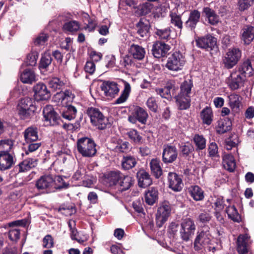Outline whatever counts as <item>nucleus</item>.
<instances>
[{
	"label": "nucleus",
	"mask_w": 254,
	"mask_h": 254,
	"mask_svg": "<svg viewBox=\"0 0 254 254\" xmlns=\"http://www.w3.org/2000/svg\"><path fill=\"white\" fill-rule=\"evenodd\" d=\"M34 103V101L28 97L24 98L20 100L17 109L21 119L28 120L35 116L37 108Z\"/></svg>",
	"instance_id": "obj_1"
},
{
	"label": "nucleus",
	"mask_w": 254,
	"mask_h": 254,
	"mask_svg": "<svg viewBox=\"0 0 254 254\" xmlns=\"http://www.w3.org/2000/svg\"><path fill=\"white\" fill-rule=\"evenodd\" d=\"M86 113L90 118L92 124L98 129H104L110 126L108 119L103 115L99 109L90 107L87 110Z\"/></svg>",
	"instance_id": "obj_2"
},
{
	"label": "nucleus",
	"mask_w": 254,
	"mask_h": 254,
	"mask_svg": "<svg viewBox=\"0 0 254 254\" xmlns=\"http://www.w3.org/2000/svg\"><path fill=\"white\" fill-rule=\"evenodd\" d=\"M77 148L78 151L83 157H93L97 152L95 143L92 139L87 137L78 139Z\"/></svg>",
	"instance_id": "obj_3"
},
{
	"label": "nucleus",
	"mask_w": 254,
	"mask_h": 254,
	"mask_svg": "<svg viewBox=\"0 0 254 254\" xmlns=\"http://www.w3.org/2000/svg\"><path fill=\"white\" fill-rule=\"evenodd\" d=\"M185 64V57L180 52H175L168 58L166 67L170 70L178 71Z\"/></svg>",
	"instance_id": "obj_4"
},
{
	"label": "nucleus",
	"mask_w": 254,
	"mask_h": 254,
	"mask_svg": "<svg viewBox=\"0 0 254 254\" xmlns=\"http://www.w3.org/2000/svg\"><path fill=\"white\" fill-rule=\"evenodd\" d=\"M196 226L194 222L190 218L184 219L182 223L180 229V235L182 239L188 241L194 234Z\"/></svg>",
	"instance_id": "obj_5"
},
{
	"label": "nucleus",
	"mask_w": 254,
	"mask_h": 254,
	"mask_svg": "<svg viewBox=\"0 0 254 254\" xmlns=\"http://www.w3.org/2000/svg\"><path fill=\"white\" fill-rule=\"evenodd\" d=\"M241 57V52L238 48L229 49L223 59V64L227 69H231L237 64Z\"/></svg>",
	"instance_id": "obj_6"
},
{
	"label": "nucleus",
	"mask_w": 254,
	"mask_h": 254,
	"mask_svg": "<svg viewBox=\"0 0 254 254\" xmlns=\"http://www.w3.org/2000/svg\"><path fill=\"white\" fill-rule=\"evenodd\" d=\"M171 211V205L168 202H164L158 207L156 214V225L158 227H161L166 222L170 215Z\"/></svg>",
	"instance_id": "obj_7"
},
{
	"label": "nucleus",
	"mask_w": 254,
	"mask_h": 254,
	"mask_svg": "<svg viewBox=\"0 0 254 254\" xmlns=\"http://www.w3.org/2000/svg\"><path fill=\"white\" fill-rule=\"evenodd\" d=\"M195 42L198 47L207 51H211L217 48V39L209 34L197 38Z\"/></svg>",
	"instance_id": "obj_8"
},
{
	"label": "nucleus",
	"mask_w": 254,
	"mask_h": 254,
	"mask_svg": "<svg viewBox=\"0 0 254 254\" xmlns=\"http://www.w3.org/2000/svg\"><path fill=\"white\" fill-rule=\"evenodd\" d=\"M246 78L234 69L230 76L227 78L226 82L232 90H236L244 86Z\"/></svg>",
	"instance_id": "obj_9"
},
{
	"label": "nucleus",
	"mask_w": 254,
	"mask_h": 254,
	"mask_svg": "<svg viewBox=\"0 0 254 254\" xmlns=\"http://www.w3.org/2000/svg\"><path fill=\"white\" fill-rule=\"evenodd\" d=\"M43 114L47 125L54 126L60 123V117L55 111L52 106H46L43 110Z\"/></svg>",
	"instance_id": "obj_10"
},
{
	"label": "nucleus",
	"mask_w": 254,
	"mask_h": 254,
	"mask_svg": "<svg viewBox=\"0 0 254 254\" xmlns=\"http://www.w3.org/2000/svg\"><path fill=\"white\" fill-rule=\"evenodd\" d=\"M212 236L210 232V228L207 225L202 226L198 230L195 239L194 245H205L210 244Z\"/></svg>",
	"instance_id": "obj_11"
},
{
	"label": "nucleus",
	"mask_w": 254,
	"mask_h": 254,
	"mask_svg": "<svg viewBox=\"0 0 254 254\" xmlns=\"http://www.w3.org/2000/svg\"><path fill=\"white\" fill-rule=\"evenodd\" d=\"M16 162V157L13 152L7 153H0V170L2 171L9 170Z\"/></svg>",
	"instance_id": "obj_12"
},
{
	"label": "nucleus",
	"mask_w": 254,
	"mask_h": 254,
	"mask_svg": "<svg viewBox=\"0 0 254 254\" xmlns=\"http://www.w3.org/2000/svg\"><path fill=\"white\" fill-rule=\"evenodd\" d=\"M148 115L146 111L139 106H136L134 109L131 114L128 116V121L132 124H136L137 121L142 124L146 123Z\"/></svg>",
	"instance_id": "obj_13"
},
{
	"label": "nucleus",
	"mask_w": 254,
	"mask_h": 254,
	"mask_svg": "<svg viewBox=\"0 0 254 254\" xmlns=\"http://www.w3.org/2000/svg\"><path fill=\"white\" fill-rule=\"evenodd\" d=\"M178 157V151L174 145L165 144L163 146L162 161L165 164H170L174 162Z\"/></svg>",
	"instance_id": "obj_14"
},
{
	"label": "nucleus",
	"mask_w": 254,
	"mask_h": 254,
	"mask_svg": "<svg viewBox=\"0 0 254 254\" xmlns=\"http://www.w3.org/2000/svg\"><path fill=\"white\" fill-rule=\"evenodd\" d=\"M170 49V46L164 42L157 41L152 46V54L156 58L165 57Z\"/></svg>",
	"instance_id": "obj_15"
},
{
	"label": "nucleus",
	"mask_w": 254,
	"mask_h": 254,
	"mask_svg": "<svg viewBox=\"0 0 254 254\" xmlns=\"http://www.w3.org/2000/svg\"><path fill=\"white\" fill-rule=\"evenodd\" d=\"M54 185V180L51 175H43L36 181L35 186L39 190H45L51 189Z\"/></svg>",
	"instance_id": "obj_16"
},
{
	"label": "nucleus",
	"mask_w": 254,
	"mask_h": 254,
	"mask_svg": "<svg viewBox=\"0 0 254 254\" xmlns=\"http://www.w3.org/2000/svg\"><path fill=\"white\" fill-rule=\"evenodd\" d=\"M37 162L36 159L28 158L20 162L14 169L18 173L25 172L36 166Z\"/></svg>",
	"instance_id": "obj_17"
},
{
	"label": "nucleus",
	"mask_w": 254,
	"mask_h": 254,
	"mask_svg": "<svg viewBox=\"0 0 254 254\" xmlns=\"http://www.w3.org/2000/svg\"><path fill=\"white\" fill-rule=\"evenodd\" d=\"M101 90L108 97H114L119 92L117 83L113 81H105L101 85Z\"/></svg>",
	"instance_id": "obj_18"
},
{
	"label": "nucleus",
	"mask_w": 254,
	"mask_h": 254,
	"mask_svg": "<svg viewBox=\"0 0 254 254\" xmlns=\"http://www.w3.org/2000/svg\"><path fill=\"white\" fill-rule=\"evenodd\" d=\"M168 179L169 188L175 191H180L183 187L182 180L180 176L175 173L170 172L168 174Z\"/></svg>",
	"instance_id": "obj_19"
},
{
	"label": "nucleus",
	"mask_w": 254,
	"mask_h": 254,
	"mask_svg": "<svg viewBox=\"0 0 254 254\" xmlns=\"http://www.w3.org/2000/svg\"><path fill=\"white\" fill-rule=\"evenodd\" d=\"M33 90L36 98L38 100H46L50 96V92L48 90L46 86L43 83H39L33 87Z\"/></svg>",
	"instance_id": "obj_20"
},
{
	"label": "nucleus",
	"mask_w": 254,
	"mask_h": 254,
	"mask_svg": "<svg viewBox=\"0 0 254 254\" xmlns=\"http://www.w3.org/2000/svg\"><path fill=\"white\" fill-rule=\"evenodd\" d=\"M137 33L142 38H147L149 36L150 25L145 19H140L136 24Z\"/></svg>",
	"instance_id": "obj_21"
},
{
	"label": "nucleus",
	"mask_w": 254,
	"mask_h": 254,
	"mask_svg": "<svg viewBox=\"0 0 254 254\" xmlns=\"http://www.w3.org/2000/svg\"><path fill=\"white\" fill-rule=\"evenodd\" d=\"M200 17V12L197 10L191 11L188 19L185 23V27L191 31L194 30L199 21Z\"/></svg>",
	"instance_id": "obj_22"
},
{
	"label": "nucleus",
	"mask_w": 254,
	"mask_h": 254,
	"mask_svg": "<svg viewBox=\"0 0 254 254\" xmlns=\"http://www.w3.org/2000/svg\"><path fill=\"white\" fill-rule=\"evenodd\" d=\"M138 186L145 188L152 184V179L148 172L144 170H140L136 174Z\"/></svg>",
	"instance_id": "obj_23"
},
{
	"label": "nucleus",
	"mask_w": 254,
	"mask_h": 254,
	"mask_svg": "<svg viewBox=\"0 0 254 254\" xmlns=\"http://www.w3.org/2000/svg\"><path fill=\"white\" fill-rule=\"evenodd\" d=\"M241 39L246 45H249L254 39V27L248 25L241 31Z\"/></svg>",
	"instance_id": "obj_24"
},
{
	"label": "nucleus",
	"mask_w": 254,
	"mask_h": 254,
	"mask_svg": "<svg viewBox=\"0 0 254 254\" xmlns=\"http://www.w3.org/2000/svg\"><path fill=\"white\" fill-rule=\"evenodd\" d=\"M200 118L203 125L210 126L213 121L214 115L212 108L206 106L200 113Z\"/></svg>",
	"instance_id": "obj_25"
},
{
	"label": "nucleus",
	"mask_w": 254,
	"mask_h": 254,
	"mask_svg": "<svg viewBox=\"0 0 254 254\" xmlns=\"http://www.w3.org/2000/svg\"><path fill=\"white\" fill-rule=\"evenodd\" d=\"M122 174L119 171H110L105 175L106 181L109 186L116 185L122 179Z\"/></svg>",
	"instance_id": "obj_26"
},
{
	"label": "nucleus",
	"mask_w": 254,
	"mask_h": 254,
	"mask_svg": "<svg viewBox=\"0 0 254 254\" xmlns=\"http://www.w3.org/2000/svg\"><path fill=\"white\" fill-rule=\"evenodd\" d=\"M236 71L239 72L246 79L247 77L251 76L253 75V69L250 61L244 62L239 66L238 69H236Z\"/></svg>",
	"instance_id": "obj_27"
},
{
	"label": "nucleus",
	"mask_w": 254,
	"mask_h": 254,
	"mask_svg": "<svg viewBox=\"0 0 254 254\" xmlns=\"http://www.w3.org/2000/svg\"><path fill=\"white\" fill-rule=\"evenodd\" d=\"M129 52L134 59L138 60H142L145 55V49L142 47L134 44L130 46Z\"/></svg>",
	"instance_id": "obj_28"
},
{
	"label": "nucleus",
	"mask_w": 254,
	"mask_h": 254,
	"mask_svg": "<svg viewBox=\"0 0 254 254\" xmlns=\"http://www.w3.org/2000/svg\"><path fill=\"white\" fill-rule=\"evenodd\" d=\"M189 192L195 201H202L204 198V192L198 186H192L189 188Z\"/></svg>",
	"instance_id": "obj_29"
},
{
	"label": "nucleus",
	"mask_w": 254,
	"mask_h": 254,
	"mask_svg": "<svg viewBox=\"0 0 254 254\" xmlns=\"http://www.w3.org/2000/svg\"><path fill=\"white\" fill-rule=\"evenodd\" d=\"M157 0H147V2L137 5L135 13L138 16L145 15L148 14L151 12L153 6V5L149 2L156 1Z\"/></svg>",
	"instance_id": "obj_30"
},
{
	"label": "nucleus",
	"mask_w": 254,
	"mask_h": 254,
	"mask_svg": "<svg viewBox=\"0 0 254 254\" xmlns=\"http://www.w3.org/2000/svg\"><path fill=\"white\" fill-rule=\"evenodd\" d=\"M24 137L27 143L37 141L38 138L37 128L33 127H28L24 132Z\"/></svg>",
	"instance_id": "obj_31"
},
{
	"label": "nucleus",
	"mask_w": 254,
	"mask_h": 254,
	"mask_svg": "<svg viewBox=\"0 0 254 254\" xmlns=\"http://www.w3.org/2000/svg\"><path fill=\"white\" fill-rule=\"evenodd\" d=\"M158 190L154 188L149 189L145 193V200L146 203L148 205H153L158 200Z\"/></svg>",
	"instance_id": "obj_32"
},
{
	"label": "nucleus",
	"mask_w": 254,
	"mask_h": 254,
	"mask_svg": "<svg viewBox=\"0 0 254 254\" xmlns=\"http://www.w3.org/2000/svg\"><path fill=\"white\" fill-rule=\"evenodd\" d=\"M223 166L229 172H233L236 167V163L233 156L231 154H225L223 157Z\"/></svg>",
	"instance_id": "obj_33"
},
{
	"label": "nucleus",
	"mask_w": 254,
	"mask_h": 254,
	"mask_svg": "<svg viewBox=\"0 0 254 254\" xmlns=\"http://www.w3.org/2000/svg\"><path fill=\"white\" fill-rule=\"evenodd\" d=\"M176 100L179 110H187L190 106V97L176 95Z\"/></svg>",
	"instance_id": "obj_34"
},
{
	"label": "nucleus",
	"mask_w": 254,
	"mask_h": 254,
	"mask_svg": "<svg viewBox=\"0 0 254 254\" xmlns=\"http://www.w3.org/2000/svg\"><path fill=\"white\" fill-rule=\"evenodd\" d=\"M192 81L190 79L185 80L181 85L180 92L178 95L185 97H190Z\"/></svg>",
	"instance_id": "obj_35"
},
{
	"label": "nucleus",
	"mask_w": 254,
	"mask_h": 254,
	"mask_svg": "<svg viewBox=\"0 0 254 254\" xmlns=\"http://www.w3.org/2000/svg\"><path fill=\"white\" fill-rule=\"evenodd\" d=\"M160 163V161L157 159H151L149 163L151 173L157 179L162 175V169Z\"/></svg>",
	"instance_id": "obj_36"
},
{
	"label": "nucleus",
	"mask_w": 254,
	"mask_h": 254,
	"mask_svg": "<svg viewBox=\"0 0 254 254\" xmlns=\"http://www.w3.org/2000/svg\"><path fill=\"white\" fill-rule=\"evenodd\" d=\"M74 95L72 92L68 90H65L64 92H60L57 93L55 95V98L58 99L61 102H65V103L71 102L73 101Z\"/></svg>",
	"instance_id": "obj_37"
},
{
	"label": "nucleus",
	"mask_w": 254,
	"mask_h": 254,
	"mask_svg": "<svg viewBox=\"0 0 254 254\" xmlns=\"http://www.w3.org/2000/svg\"><path fill=\"white\" fill-rule=\"evenodd\" d=\"M203 13L207 18L208 22L211 25H215L219 21V17L215 11L208 7L203 8Z\"/></svg>",
	"instance_id": "obj_38"
},
{
	"label": "nucleus",
	"mask_w": 254,
	"mask_h": 254,
	"mask_svg": "<svg viewBox=\"0 0 254 254\" xmlns=\"http://www.w3.org/2000/svg\"><path fill=\"white\" fill-rule=\"evenodd\" d=\"M20 80L24 83L32 84L35 81V75L31 69H26L21 74Z\"/></svg>",
	"instance_id": "obj_39"
},
{
	"label": "nucleus",
	"mask_w": 254,
	"mask_h": 254,
	"mask_svg": "<svg viewBox=\"0 0 254 254\" xmlns=\"http://www.w3.org/2000/svg\"><path fill=\"white\" fill-rule=\"evenodd\" d=\"M136 159L130 155L124 156L122 161V168L125 170H128L133 168L136 164Z\"/></svg>",
	"instance_id": "obj_40"
},
{
	"label": "nucleus",
	"mask_w": 254,
	"mask_h": 254,
	"mask_svg": "<svg viewBox=\"0 0 254 254\" xmlns=\"http://www.w3.org/2000/svg\"><path fill=\"white\" fill-rule=\"evenodd\" d=\"M124 89L120 96L116 100V104H121L124 103L128 98L131 91L130 85L127 82L123 80Z\"/></svg>",
	"instance_id": "obj_41"
},
{
	"label": "nucleus",
	"mask_w": 254,
	"mask_h": 254,
	"mask_svg": "<svg viewBox=\"0 0 254 254\" xmlns=\"http://www.w3.org/2000/svg\"><path fill=\"white\" fill-rule=\"evenodd\" d=\"M175 90V86L171 84L166 86L164 88L159 89L156 91L157 94L160 95L162 98L169 99L171 98L172 95H174Z\"/></svg>",
	"instance_id": "obj_42"
},
{
	"label": "nucleus",
	"mask_w": 254,
	"mask_h": 254,
	"mask_svg": "<svg viewBox=\"0 0 254 254\" xmlns=\"http://www.w3.org/2000/svg\"><path fill=\"white\" fill-rule=\"evenodd\" d=\"M226 212L229 218L233 221L240 222L241 221V216L234 205L227 206L226 209Z\"/></svg>",
	"instance_id": "obj_43"
},
{
	"label": "nucleus",
	"mask_w": 254,
	"mask_h": 254,
	"mask_svg": "<svg viewBox=\"0 0 254 254\" xmlns=\"http://www.w3.org/2000/svg\"><path fill=\"white\" fill-rule=\"evenodd\" d=\"M115 145L114 150L116 152H127L129 150V144L128 142L124 141L122 139H117L113 142Z\"/></svg>",
	"instance_id": "obj_44"
},
{
	"label": "nucleus",
	"mask_w": 254,
	"mask_h": 254,
	"mask_svg": "<svg viewBox=\"0 0 254 254\" xmlns=\"http://www.w3.org/2000/svg\"><path fill=\"white\" fill-rule=\"evenodd\" d=\"M247 240L244 236H239L237 239V251L239 254L248 253Z\"/></svg>",
	"instance_id": "obj_45"
},
{
	"label": "nucleus",
	"mask_w": 254,
	"mask_h": 254,
	"mask_svg": "<svg viewBox=\"0 0 254 254\" xmlns=\"http://www.w3.org/2000/svg\"><path fill=\"white\" fill-rule=\"evenodd\" d=\"M132 179L128 175L122 174V179L119 181L118 184L121 187L122 190H128L132 185Z\"/></svg>",
	"instance_id": "obj_46"
},
{
	"label": "nucleus",
	"mask_w": 254,
	"mask_h": 254,
	"mask_svg": "<svg viewBox=\"0 0 254 254\" xmlns=\"http://www.w3.org/2000/svg\"><path fill=\"white\" fill-rule=\"evenodd\" d=\"M228 98L229 105L231 109L235 111L239 110L241 104L240 96L236 94H232Z\"/></svg>",
	"instance_id": "obj_47"
},
{
	"label": "nucleus",
	"mask_w": 254,
	"mask_h": 254,
	"mask_svg": "<svg viewBox=\"0 0 254 254\" xmlns=\"http://www.w3.org/2000/svg\"><path fill=\"white\" fill-rule=\"evenodd\" d=\"M13 145V141L10 139L0 140V153H10Z\"/></svg>",
	"instance_id": "obj_48"
},
{
	"label": "nucleus",
	"mask_w": 254,
	"mask_h": 254,
	"mask_svg": "<svg viewBox=\"0 0 254 254\" xmlns=\"http://www.w3.org/2000/svg\"><path fill=\"white\" fill-rule=\"evenodd\" d=\"M231 129V123L229 121H219L217 127V132L219 134L224 133Z\"/></svg>",
	"instance_id": "obj_49"
},
{
	"label": "nucleus",
	"mask_w": 254,
	"mask_h": 254,
	"mask_svg": "<svg viewBox=\"0 0 254 254\" xmlns=\"http://www.w3.org/2000/svg\"><path fill=\"white\" fill-rule=\"evenodd\" d=\"M52 58L49 53L45 52L41 58L39 68L40 69H46L51 64Z\"/></svg>",
	"instance_id": "obj_50"
},
{
	"label": "nucleus",
	"mask_w": 254,
	"mask_h": 254,
	"mask_svg": "<svg viewBox=\"0 0 254 254\" xmlns=\"http://www.w3.org/2000/svg\"><path fill=\"white\" fill-rule=\"evenodd\" d=\"M193 141L196 146V150H200L206 147V139L202 135L195 134L193 138Z\"/></svg>",
	"instance_id": "obj_51"
},
{
	"label": "nucleus",
	"mask_w": 254,
	"mask_h": 254,
	"mask_svg": "<svg viewBox=\"0 0 254 254\" xmlns=\"http://www.w3.org/2000/svg\"><path fill=\"white\" fill-rule=\"evenodd\" d=\"M77 110L76 108L71 105L67 106L66 110L62 113V116L64 118L71 120L76 117Z\"/></svg>",
	"instance_id": "obj_52"
},
{
	"label": "nucleus",
	"mask_w": 254,
	"mask_h": 254,
	"mask_svg": "<svg viewBox=\"0 0 254 254\" xmlns=\"http://www.w3.org/2000/svg\"><path fill=\"white\" fill-rule=\"evenodd\" d=\"M80 26L79 23L75 20L65 23L63 25V29L65 31L74 32L78 31Z\"/></svg>",
	"instance_id": "obj_53"
},
{
	"label": "nucleus",
	"mask_w": 254,
	"mask_h": 254,
	"mask_svg": "<svg viewBox=\"0 0 254 254\" xmlns=\"http://www.w3.org/2000/svg\"><path fill=\"white\" fill-rule=\"evenodd\" d=\"M171 31L170 28L167 27L164 29H156L155 33L158 37L159 39L168 40L170 36Z\"/></svg>",
	"instance_id": "obj_54"
},
{
	"label": "nucleus",
	"mask_w": 254,
	"mask_h": 254,
	"mask_svg": "<svg viewBox=\"0 0 254 254\" xmlns=\"http://www.w3.org/2000/svg\"><path fill=\"white\" fill-rule=\"evenodd\" d=\"M171 23L176 27L181 30L183 28V22L180 15L175 12H172L170 14Z\"/></svg>",
	"instance_id": "obj_55"
},
{
	"label": "nucleus",
	"mask_w": 254,
	"mask_h": 254,
	"mask_svg": "<svg viewBox=\"0 0 254 254\" xmlns=\"http://www.w3.org/2000/svg\"><path fill=\"white\" fill-rule=\"evenodd\" d=\"M49 87L54 90L61 89L64 85V82L57 77L52 78L49 81Z\"/></svg>",
	"instance_id": "obj_56"
},
{
	"label": "nucleus",
	"mask_w": 254,
	"mask_h": 254,
	"mask_svg": "<svg viewBox=\"0 0 254 254\" xmlns=\"http://www.w3.org/2000/svg\"><path fill=\"white\" fill-rule=\"evenodd\" d=\"M54 180V184L56 185V187H55L57 189H62L64 188H67L69 185L68 184H67L64 180L62 176H56Z\"/></svg>",
	"instance_id": "obj_57"
},
{
	"label": "nucleus",
	"mask_w": 254,
	"mask_h": 254,
	"mask_svg": "<svg viewBox=\"0 0 254 254\" xmlns=\"http://www.w3.org/2000/svg\"><path fill=\"white\" fill-rule=\"evenodd\" d=\"M146 106L148 109L154 113H156L158 110V104L156 99L154 97H149L146 101Z\"/></svg>",
	"instance_id": "obj_58"
},
{
	"label": "nucleus",
	"mask_w": 254,
	"mask_h": 254,
	"mask_svg": "<svg viewBox=\"0 0 254 254\" xmlns=\"http://www.w3.org/2000/svg\"><path fill=\"white\" fill-rule=\"evenodd\" d=\"M38 55L37 53L32 52L27 56L26 64L27 65L34 66L37 63Z\"/></svg>",
	"instance_id": "obj_59"
},
{
	"label": "nucleus",
	"mask_w": 254,
	"mask_h": 254,
	"mask_svg": "<svg viewBox=\"0 0 254 254\" xmlns=\"http://www.w3.org/2000/svg\"><path fill=\"white\" fill-rule=\"evenodd\" d=\"M211 218L212 216L209 213L203 211L198 215L197 220L200 223L205 224L209 223Z\"/></svg>",
	"instance_id": "obj_60"
},
{
	"label": "nucleus",
	"mask_w": 254,
	"mask_h": 254,
	"mask_svg": "<svg viewBox=\"0 0 254 254\" xmlns=\"http://www.w3.org/2000/svg\"><path fill=\"white\" fill-rule=\"evenodd\" d=\"M254 3V0H238L239 9L241 11H244Z\"/></svg>",
	"instance_id": "obj_61"
},
{
	"label": "nucleus",
	"mask_w": 254,
	"mask_h": 254,
	"mask_svg": "<svg viewBox=\"0 0 254 254\" xmlns=\"http://www.w3.org/2000/svg\"><path fill=\"white\" fill-rule=\"evenodd\" d=\"M143 199H138L134 201L132 203V207L134 210L138 213H143L144 209L143 208Z\"/></svg>",
	"instance_id": "obj_62"
},
{
	"label": "nucleus",
	"mask_w": 254,
	"mask_h": 254,
	"mask_svg": "<svg viewBox=\"0 0 254 254\" xmlns=\"http://www.w3.org/2000/svg\"><path fill=\"white\" fill-rule=\"evenodd\" d=\"M43 247L44 248L50 249L54 247V240L50 235H47L43 239Z\"/></svg>",
	"instance_id": "obj_63"
},
{
	"label": "nucleus",
	"mask_w": 254,
	"mask_h": 254,
	"mask_svg": "<svg viewBox=\"0 0 254 254\" xmlns=\"http://www.w3.org/2000/svg\"><path fill=\"white\" fill-rule=\"evenodd\" d=\"M127 135L130 139L132 140L135 143L140 142L142 139V137L139 133L135 129H132L127 132Z\"/></svg>",
	"instance_id": "obj_64"
}]
</instances>
